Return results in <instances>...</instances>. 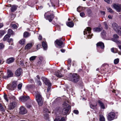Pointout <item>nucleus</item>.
<instances>
[{"label": "nucleus", "mask_w": 121, "mask_h": 121, "mask_svg": "<svg viewBox=\"0 0 121 121\" xmlns=\"http://www.w3.org/2000/svg\"><path fill=\"white\" fill-rule=\"evenodd\" d=\"M35 98L39 106H41L43 104V99L41 95L38 92L35 93Z\"/></svg>", "instance_id": "f257e3e1"}, {"label": "nucleus", "mask_w": 121, "mask_h": 121, "mask_svg": "<svg viewBox=\"0 0 121 121\" xmlns=\"http://www.w3.org/2000/svg\"><path fill=\"white\" fill-rule=\"evenodd\" d=\"M79 76L76 73H73L69 78V80L74 82H77L79 81Z\"/></svg>", "instance_id": "f03ea898"}, {"label": "nucleus", "mask_w": 121, "mask_h": 121, "mask_svg": "<svg viewBox=\"0 0 121 121\" xmlns=\"http://www.w3.org/2000/svg\"><path fill=\"white\" fill-rule=\"evenodd\" d=\"M64 104L65 108L63 109L62 113L63 114L65 115L69 113L71 107L66 102H64Z\"/></svg>", "instance_id": "7ed1b4c3"}, {"label": "nucleus", "mask_w": 121, "mask_h": 121, "mask_svg": "<svg viewBox=\"0 0 121 121\" xmlns=\"http://www.w3.org/2000/svg\"><path fill=\"white\" fill-rule=\"evenodd\" d=\"M49 12H48L45 13L44 16L45 18L46 19L48 20L50 22H51L54 17V15L53 14H51L49 15Z\"/></svg>", "instance_id": "20e7f679"}, {"label": "nucleus", "mask_w": 121, "mask_h": 121, "mask_svg": "<svg viewBox=\"0 0 121 121\" xmlns=\"http://www.w3.org/2000/svg\"><path fill=\"white\" fill-rule=\"evenodd\" d=\"M14 32L13 31H8V34L6 35L3 39V40L5 41L8 40L10 37L11 35H13L14 34Z\"/></svg>", "instance_id": "39448f33"}, {"label": "nucleus", "mask_w": 121, "mask_h": 121, "mask_svg": "<svg viewBox=\"0 0 121 121\" xmlns=\"http://www.w3.org/2000/svg\"><path fill=\"white\" fill-rule=\"evenodd\" d=\"M115 117V114L113 112H111L109 113L108 116V119L109 121L114 119Z\"/></svg>", "instance_id": "423d86ee"}, {"label": "nucleus", "mask_w": 121, "mask_h": 121, "mask_svg": "<svg viewBox=\"0 0 121 121\" xmlns=\"http://www.w3.org/2000/svg\"><path fill=\"white\" fill-rule=\"evenodd\" d=\"M41 79L46 85H47L48 86H51V84L50 82V81L47 78L42 77Z\"/></svg>", "instance_id": "0eeeda50"}, {"label": "nucleus", "mask_w": 121, "mask_h": 121, "mask_svg": "<svg viewBox=\"0 0 121 121\" xmlns=\"http://www.w3.org/2000/svg\"><path fill=\"white\" fill-rule=\"evenodd\" d=\"M55 43L60 48H61L64 47V45H63V42L60 40L58 39H56L55 41Z\"/></svg>", "instance_id": "6e6552de"}, {"label": "nucleus", "mask_w": 121, "mask_h": 121, "mask_svg": "<svg viewBox=\"0 0 121 121\" xmlns=\"http://www.w3.org/2000/svg\"><path fill=\"white\" fill-rule=\"evenodd\" d=\"M17 82L14 81L13 82L12 85L9 86L8 87V88L9 89L13 90L14 89V88L17 86Z\"/></svg>", "instance_id": "1a4fd4ad"}, {"label": "nucleus", "mask_w": 121, "mask_h": 121, "mask_svg": "<svg viewBox=\"0 0 121 121\" xmlns=\"http://www.w3.org/2000/svg\"><path fill=\"white\" fill-rule=\"evenodd\" d=\"M112 27L115 30H121V27L120 26H118L117 25L116 23H113L112 24Z\"/></svg>", "instance_id": "9d476101"}, {"label": "nucleus", "mask_w": 121, "mask_h": 121, "mask_svg": "<svg viewBox=\"0 0 121 121\" xmlns=\"http://www.w3.org/2000/svg\"><path fill=\"white\" fill-rule=\"evenodd\" d=\"M17 104L16 103L14 102L10 103L8 106V108L9 110H11L13 109L15 107Z\"/></svg>", "instance_id": "9b49d317"}, {"label": "nucleus", "mask_w": 121, "mask_h": 121, "mask_svg": "<svg viewBox=\"0 0 121 121\" xmlns=\"http://www.w3.org/2000/svg\"><path fill=\"white\" fill-rule=\"evenodd\" d=\"M20 113L21 114H24L27 112V111L24 107L23 106H21L20 107Z\"/></svg>", "instance_id": "f8f14e48"}, {"label": "nucleus", "mask_w": 121, "mask_h": 121, "mask_svg": "<svg viewBox=\"0 0 121 121\" xmlns=\"http://www.w3.org/2000/svg\"><path fill=\"white\" fill-rule=\"evenodd\" d=\"M22 72V69L21 68H19L15 72V74L17 76H20Z\"/></svg>", "instance_id": "ddd939ff"}, {"label": "nucleus", "mask_w": 121, "mask_h": 121, "mask_svg": "<svg viewBox=\"0 0 121 121\" xmlns=\"http://www.w3.org/2000/svg\"><path fill=\"white\" fill-rule=\"evenodd\" d=\"M15 59L13 57L9 58L7 59L6 61V62L8 64H10L13 62Z\"/></svg>", "instance_id": "4468645a"}, {"label": "nucleus", "mask_w": 121, "mask_h": 121, "mask_svg": "<svg viewBox=\"0 0 121 121\" xmlns=\"http://www.w3.org/2000/svg\"><path fill=\"white\" fill-rule=\"evenodd\" d=\"M113 6L114 8L116 9L118 12H119L121 11V5L114 4L113 5Z\"/></svg>", "instance_id": "2eb2a0df"}, {"label": "nucleus", "mask_w": 121, "mask_h": 121, "mask_svg": "<svg viewBox=\"0 0 121 121\" xmlns=\"http://www.w3.org/2000/svg\"><path fill=\"white\" fill-rule=\"evenodd\" d=\"M29 99V96H22L20 97L21 100L22 102L25 101Z\"/></svg>", "instance_id": "dca6fc26"}, {"label": "nucleus", "mask_w": 121, "mask_h": 121, "mask_svg": "<svg viewBox=\"0 0 121 121\" xmlns=\"http://www.w3.org/2000/svg\"><path fill=\"white\" fill-rule=\"evenodd\" d=\"M98 103L99 104L101 108L103 109L105 108V107L104 104L100 100H98L97 101Z\"/></svg>", "instance_id": "f3484780"}, {"label": "nucleus", "mask_w": 121, "mask_h": 121, "mask_svg": "<svg viewBox=\"0 0 121 121\" xmlns=\"http://www.w3.org/2000/svg\"><path fill=\"white\" fill-rule=\"evenodd\" d=\"M33 46V43H30L27 44L25 46V49L29 50Z\"/></svg>", "instance_id": "a211bd4d"}, {"label": "nucleus", "mask_w": 121, "mask_h": 121, "mask_svg": "<svg viewBox=\"0 0 121 121\" xmlns=\"http://www.w3.org/2000/svg\"><path fill=\"white\" fill-rule=\"evenodd\" d=\"M35 102L33 101H31L30 102V103L29 104H27L26 105V107L29 108H30L32 107V105H34L35 104Z\"/></svg>", "instance_id": "6ab92c4d"}, {"label": "nucleus", "mask_w": 121, "mask_h": 121, "mask_svg": "<svg viewBox=\"0 0 121 121\" xmlns=\"http://www.w3.org/2000/svg\"><path fill=\"white\" fill-rule=\"evenodd\" d=\"M97 46L99 47L102 49H104V43L102 42L98 43L96 44Z\"/></svg>", "instance_id": "aec40b11"}, {"label": "nucleus", "mask_w": 121, "mask_h": 121, "mask_svg": "<svg viewBox=\"0 0 121 121\" xmlns=\"http://www.w3.org/2000/svg\"><path fill=\"white\" fill-rule=\"evenodd\" d=\"M11 10L12 12H13L15 11L17 9V6L15 5H13L12 6H11Z\"/></svg>", "instance_id": "412c9836"}, {"label": "nucleus", "mask_w": 121, "mask_h": 121, "mask_svg": "<svg viewBox=\"0 0 121 121\" xmlns=\"http://www.w3.org/2000/svg\"><path fill=\"white\" fill-rule=\"evenodd\" d=\"M83 33L84 35H87L88 38H91V36L89 35V34L91 33V31H84Z\"/></svg>", "instance_id": "4be33fe9"}, {"label": "nucleus", "mask_w": 121, "mask_h": 121, "mask_svg": "<svg viewBox=\"0 0 121 121\" xmlns=\"http://www.w3.org/2000/svg\"><path fill=\"white\" fill-rule=\"evenodd\" d=\"M61 71H58L55 74L56 76L59 78H61L63 76L61 74Z\"/></svg>", "instance_id": "5701e85b"}, {"label": "nucleus", "mask_w": 121, "mask_h": 121, "mask_svg": "<svg viewBox=\"0 0 121 121\" xmlns=\"http://www.w3.org/2000/svg\"><path fill=\"white\" fill-rule=\"evenodd\" d=\"M9 98L12 100H15L16 99L15 97L14 96L12 95L11 94L9 93L8 95Z\"/></svg>", "instance_id": "b1692460"}, {"label": "nucleus", "mask_w": 121, "mask_h": 121, "mask_svg": "<svg viewBox=\"0 0 121 121\" xmlns=\"http://www.w3.org/2000/svg\"><path fill=\"white\" fill-rule=\"evenodd\" d=\"M66 25L67 26L70 27H73L74 26L73 23L72 22H67Z\"/></svg>", "instance_id": "393cba45"}, {"label": "nucleus", "mask_w": 121, "mask_h": 121, "mask_svg": "<svg viewBox=\"0 0 121 121\" xmlns=\"http://www.w3.org/2000/svg\"><path fill=\"white\" fill-rule=\"evenodd\" d=\"M8 77H10L13 76V73L10 70H8Z\"/></svg>", "instance_id": "a878e982"}, {"label": "nucleus", "mask_w": 121, "mask_h": 121, "mask_svg": "<svg viewBox=\"0 0 121 121\" xmlns=\"http://www.w3.org/2000/svg\"><path fill=\"white\" fill-rule=\"evenodd\" d=\"M42 45L44 50H46L47 48V45L46 43L43 42L42 43Z\"/></svg>", "instance_id": "bb28decb"}, {"label": "nucleus", "mask_w": 121, "mask_h": 121, "mask_svg": "<svg viewBox=\"0 0 121 121\" xmlns=\"http://www.w3.org/2000/svg\"><path fill=\"white\" fill-rule=\"evenodd\" d=\"M19 43L21 45H24L25 43V40L24 39H23L20 40L19 42Z\"/></svg>", "instance_id": "cd10ccee"}, {"label": "nucleus", "mask_w": 121, "mask_h": 121, "mask_svg": "<svg viewBox=\"0 0 121 121\" xmlns=\"http://www.w3.org/2000/svg\"><path fill=\"white\" fill-rule=\"evenodd\" d=\"M106 33L105 31H103L101 33L102 37L104 39L106 37Z\"/></svg>", "instance_id": "c85d7f7f"}, {"label": "nucleus", "mask_w": 121, "mask_h": 121, "mask_svg": "<svg viewBox=\"0 0 121 121\" xmlns=\"http://www.w3.org/2000/svg\"><path fill=\"white\" fill-rule=\"evenodd\" d=\"M30 35L29 33L27 32H25L24 34V36L25 38H27Z\"/></svg>", "instance_id": "c756f323"}, {"label": "nucleus", "mask_w": 121, "mask_h": 121, "mask_svg": "<svg viewBox=\"0 0 121 121\" xmlns=\"http://www.w3.org/2000/svg\"><path fill=\"white\" fill-rule=\"evenodd\" d=\"M100 121H105V118L103 115H100L99 118Z\"/></svg>", "instance_id": "7c9ffc66"}, {"label": "nucleus", "mask_w": 121, "mask_h": 121, "mask_svg": "<svg viewBox=\"0 0 121 121\" xmlns=\"http://www.w3.org/2000/svg\"><path fill=\"white\" fill-rule=\"evenodd\" d=\"M43 112L44 113L48 112L49 113H50V112L49 111V110L46 108H44L43 109Z\"/></svg>", "instance_id": "2f4dec72"}, {"label": "nucleus", "mask_w": 121, "mask_h": 121, "mask_svg": "<svg viewBox=\"0 0 121 121\" xmlns=\"http://www.w3.org/2000/svg\"><path fill=\"white\" fill-rule=\"evenodd\" d=\"M44 118L46 120H47L49 118V116L48 114L45 113L44 114Z\"/></svg>", "instance_id": "473e14b6"}, {"label": "nucleus", "mask_w": 121, "mask_h": 121, "mask_svg": "<svg viewBox=\"0 0 121 121\" xmlns=\"http://www.w3.org/2000/svg\"><path fill=\"white\" fill-rule=\"evenodd\" d=\"M36 56H31L30 58V61H31L34 60L36 58Z\"/></svg>", "instance_id": "72a5a7b5"}, {"label": "nucleus", "mask_w": 121, "mask_h": 121, "mask_svg": "<svg viewBox=\"0 0 121 121\" xmlns=\"http://www.w3.org/2000/svg\"><path fill=\"white\" fill-rule=\"evenodd\" d=\"M4 99L6 101L8 102L9 101V99H8L7 95L4 93Z\"/></svg>", "instance_id": "f704fd0d"}, {"label": "nucleus", "mask_w": 121, "mask_h": 121, "mask_svg": "<svg viewBox=\"0 0 121 121\" xmlns=\"http://www.w3.org/2000/svg\"><path fill=\"white\" fill-rule=\"evenodd\" d=\"M113 38H112V39H117L119 38L118 36L116 34H115L113 36Z\"/></svg>", "instance_id": "c9c22d12"}, {"label": "nucleus", "mask_w": 121, "mask_h": 121, "mask_svg": "<svg viewBox=\"0 0 121 121\" xmlns=\"http://www.w3.org/2000/svg\"><path fill=\"white\" fill-rule=\"evenodd\" d=\"M112 40L115 42H116L118 44H120V42L119 41H118V40L116 39H112Z\"/></svg>", "instance_id": "e433bc0d"}, {"label": "nucleus", "mask_w": 121, "mask_h": 121, "mask_svg": "<svg viewBox=\"0 0 121 121\" xmlns=\"http://www.w3.org/2000/svg\"><path fill=\"white\" fill-rule=\"evenodd\" d=\"M119 60L118 59H115L114 61V63L115 64H117L118 63Z\"/></svg>", "instance_id": "4c0bfd02"}, {"label": "nucleus", "mask_w": 121, "mask_h": 121, "mask_svg": "<svg viewBox=\"0 0 121 121\" xmlns=\"http://www.w3.org/2000/svg\"><path fill=\"white\" fill-rule=\"evenodd\" d=\"M4 47V45L2 43H0V49H3Z\"/></svg>", "instance_id": "58836bf2"}, {"label": "nucleus", "mask_w": 121, "mask_h": 121, "mask_svg": "<svg viewBox=\"0 0 121 121\" xmlns=\"http://www.w3.org/2000/svg\"><path fill=\"white\" fill-rule=\"evenodd\" d=\"M0 110L1 111H4V109L0 104Z\"/></svg>", "instance_id": "ea45409f"}, {"label": "nucleus", "mask_w": 121, "mask_h": 121, "mask_svg": "<svg viewBox=\"0 0 121 121\" xmlns=\"http://www.w3.org/2000/svg\"><path fill=\"white\" fill-rule=\"evenodd\" d=\"M107 10H108V11L110 13H112L113 12L112 9L108 7L107 8Z\"/></svg>", "instance_id": "a19ab883"}, {"label": "nucleus", "mask_w": 121, "mask_h": 121, "mask_svg": "<svg viewBox=\"0 0 121 121\" xmlns=\"http://www.w3.org/2000/svg\"><path fill=\"white\" fill-rule=\"evenodd\" d=\"M96 106L97 104H96L95 105L93 104H91L90 105V107L91 108L94 109L96 107Z\"/></svg>", "instance_id": "79ce46f5"}, {"label": "nucleus", "mask_w": 121, "mask_h": 121, "mask_svg": "<svg viewBox=\"0 0 121 121\" xmlns=\"http://www.w3.org/2000/svg\"><path fill=\"white\" fill-rule=\"evenodd\" d=\"M4 31H3L0 32V37H1L4 34Z\"/></svg>", "instance_id": "37998d69"}, {"label": "nucleus", "mask_w": 121, "mask_h": 121, "mask_svg": "<svg viewBox=\"0 0 121 121\" xmlns=\"http://www.w3.org/2000/svg\"><path fill=\"white\" fill-rule=\"evenodd\" d=\"M22 85L21 84H19L18 86V88L19 89H20L22 87Z\"/></svg>", "instance_id": "c03bdc74"}, {"label": "nucleus", "mask_w": 121, "mask_h": 121, "mask_svg": "<svg viewBox=\"0 0 121 121\" xmlns=\"http://www.w3.org/2000/svg\"><path fill=\"white\" fill-rule=\"evenodd\" d=\"M54 121H60V118L58 117H56L54 120Z\"/></svg>", "instance_id": "a18cd8bd"}, {"label": "nucleus", "mask_w": 121, "mask_h": 121, "mask_svg": "<svg viewBox=\"0 0 121 121\" xmlns=\"http://www.w3.org/2000/svg\"><path fill=\"white\" fill-rule=\"evenodd\" d=\"M20 65L22 66H23L24 65L23 62L22 60H21L20 61Z\"/></svg>", "instance_id": "49530a36"}, {"label": "nucleus", "mask_w": 121, "mask_h": 121, "mask_svg": "<svg viewBox=\"0 0 121 121\" xmlns=\"http://www.w3.org/2000/svg\"><path fill=\"white\" fill-rule=\"evenodd\" d=\"M12 27L14 29H16L17 28V25L15 24H13L12 26Z\"/></svg>", "instance_id": "de8ad7c7"}, {"label": "nucleus", "mask_w": 121, "mask_h": 121, "mask_svg": "<svg viewBox=\"0 0 121 121\" xmlns=\"http://www.w3.org/2000/svg\"><path fill=\"white\" fill-rule=\"evenodd\" d=\"M94 30H101V29L100 28L98 27H95L94 28Z\"/></svg>", "instance_id": "09e8293b"}, {"label": "nucleus", "mask_w": 121, "mask_h": 121, "mask_svg": "<svg viewBox=\"0 0 121 121\" xmlns=\"http://www.w3.org/2000/svg\"><path fill=\"white\" fill-rule=\"evenodd\" d=\"M104 25L105 26V27L106 28V29L107 30L108 29V26L106 23L105 22H104Z\"/></svg>", "instance_id": "8fccbe9b"}, {"label": "nucleus", "mask_w": 121, "mask_h": 121, "mask_svg": "<svg viewBox=\"0 0 121 121\" xmlns=\"http://www.w3.org/2000/svg\"><path fill=\"white\" fill-rule=\"evenodd\" d=\"M13 40L11 38L10 39H8V40H7L8 42L9 43H10L11 42H13Z\"/></svg>", "instance_id": "3c124183"}, {"label": "nucleus", "mask_w": 121, "mask_h": 121, "mask_svg": "<svg viewBox=\"0 0 121 121\" xmlns=\"http://www.w3.org/2000/svg\"><path fill=\"white\" fill-rule=\"evenodd\" d=\"M48 86V87L47 89V91L48 92L50 91V90L51 89V86Z\"/></svg>", "instance_id": "603ef678"}, {"label": "nucleus", "mask_w": 121, "mask_h": 121, "mask_svg": "<svg viewBox=\"0 0 121 121\" xmlns=\"http://www.w3.org/2000/svg\"><path fill=\"white\" fill-rule=\"evenodd\" d=\"M80 15L81 17H83L85 15V14L83 12H82L80 13Z\"/></svg>", "instance_id": "864d4df0"}, {"label": "nucleus", "mask_w": 121, "mask_h": 121, "mask_svg": "<svg viewBox=\"0 0 121 121\" xmlns=\"http://www.w3.org/2000/svg\"><path fill=\"white\" fill-rule=\"evenodd\" d=\"M91 28L89 27H86V30H91ZM84 30H86V29H85Z\"/></svg>", "instance_id": "5fc2aeb1"}, {"label": "nucleus", "mask_w": 121, "mask_h": 121, "mask_svg": "<svg viewBox=\"0 0 121 121\" xmlns=\"http://www.w3.org/2000/svg\"><path fill=\"white\" fill-rule=\"evenodd\" d=\"M117 33L119 35H121V31H117Z\"/></svg>", "instance_id": "6e6d98bb"}, {"label": "nucleus", "mask_w": 121, "mask_h": 121, "mask_svg": "<svg viewBox=\"0 0 121 121\" xmlns=\"http://www.w3.org/2000/svg\"><path fill=\"white\" fill-rule=\"evenodd\" d=\"M37 84L38 85L41 86L42 85V83L40 81H37Z\"/></svg>", "instance_id": "4d7b16f0"}, {"label": "nucleus", "mask_w": 121, "mask_h": 121, "mask_svg": "<svg viewBox=\"0 0 121 121\" xmlns=\"http://www.w3.org/2000/svg\"><path fill=\"white\" fill-rule=\"evenodd\" d=\"M40 45L39 44H38L37 45L36 48L37 50L40 47Z\"/></svg>", "instance_id": "13d9d810"}, {"label": "nucleus", "mask_w": 121, "mask_h": 121, "mask_svg": "<svg viewBox=\"0 0 121 121\" xmlns=\"http://www.w3.org/2000/svg\"><path fill=\"white\" fill-rule=\"evenodd\" d=\"M73 112L74 113H75L76 114H78V111L77 110H74L73 111Z\"/></svg>", "instance_id": "bf43d9fd"}, {"label": "nucleus", "mask_w": 121, "mask_h": 121, "mask_svg": "<svg viewBox=\"0 0 121 121\" xmlns=\"http://www.w3.org/2000/svg\"><path fill=\"white\" fill-rule=\"evenodd\" d=\"M68 63L69 64H70L71 62V59H69L68 60Z\"/></svg>", "instance_id": "052dcab7"}, {"label": "nucleus", "mask_w": 121, "mask_h": 121, "mask_svg": "<svg viewBox=\"0 0 121 121\" xmlns=\"http://www.w3.org/2000/svg\"><path fill=\"white\" fill-rule=\"evenodd\" d=\"M42 36L41 35H39L38 38V39L39 40H41L42 39Z\"/></svg>", "instance_id": "680f3d73"}, {"label": "nucleus", "mask_w": 121, "mask_h": 121, "mask_svg": "<svg viewBox=\"0 0 121 121\" xmlns=\"http://www.w3.org/2000/svg\"><path fill=\"white\" fill-rule=\"evenodd\" d=\"M60 120V121H65V119L64 117H62Z\"/></svg>", "instance_id": "e2e57ef3"}, {"label": "nucleus", "mask_w": 121, "mask_h": 121, "mask_svg": "<svg viewBox=\"0 0 121 121\" xmlns=\"http://www.w3.org/2000/svg\"><path fill=\"white\" fill-rule=\"evenodd\" d=\"M65 50L64 49H61L60 50V51L62 52H64L65 51Z\"/></svg>", "instance_id": "0e129e2a"}, {"label": "nucleus", "mask_w": 121, "mask_h": 121, "mask_svg": "<svg viewBox=\"0 0 121 121\" xmlns=\"http://www.w3.org/2000/svg\"><path fill=\"white\" fill-rule=\"evenodd\" d=\"M101 13L102 14H103L104 15L105 14V12L103 11H101Z\"/></svg>", "instance_id": "69168bd1"}, {"label": "nucleus", "mask_w": 121, "mask_h": 121, "mask_svg": "<svg viewBox=\"0 0 121 121\" xmlns=\"http://www.w3.org/2000/svg\"><path fill=\"white\" fill-rule=\"evenodd\" d=\"M87 12L89 13H91V11L90 9H88L87 10Z\"/></svg>", "instance_id": "338daca9"}, {"label": "nucleus", "mask_w": 121, "mask_h": 121, "mask_svg": "<svg viewBox=\"0 0 121 121\" xmlns=\"http://www.w3.org/2000/svg\"><path fill=\"white\" fill-rule=\"evenodd\" d=\"M111 52H113V53H114V48H111Z\"/></svg>", "instance_id": "774afa93"}]
</instances>
